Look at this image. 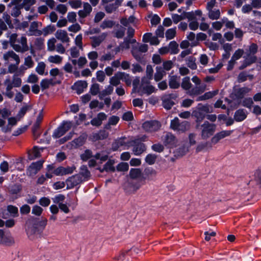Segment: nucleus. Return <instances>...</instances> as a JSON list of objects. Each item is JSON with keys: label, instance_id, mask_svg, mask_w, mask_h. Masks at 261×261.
<instances>
[{"label": "nucleus", "instance_id": "f257e3e1", "mask_svg": "<svg viewBox=\"0 0 261 261\" xmlns=\"http://www.w3.org/2000/svg\"><path fill=\"white\" fill-rule=\"evenodd\" d=\"M257 51V46L255 44H251L249 46V49L245 52V55L244 56L245 58L244 62L243 65L240 67V69H243L256 61V57L255 54Z\"/></svg>", "mask_w": 261, "mask_h": 261}, {"label": "nucleus", "instance_id": "f03ea898", "mask_svg": "<svg viewBox=\"0 0 261 261\" xmlns=\"http://www.w3.org/2000/svg\"><path fill=\"white\" fill-rule=\"evenodd\" d=\"M210 108L208 105L198 104L195 110L193 111L192 115L196 118L197 122L201 121L207 113H210Z\"/></svg>", "mask_w": 261, "mask_h": 261}, {"label": "nucleus", "instance_id": "7ed1b4c3", "mask_svg": "<svg viewBox=\"0 0 261 261\" xmlns=\"http://www.w3.org/2000/svg\"><path fill=\"white\" fill-rule=\"evenodd\" d=\"M201 136L203 139H206L212 136L216 129V125L215 124L210 123L205 121L200 127Z\"/></svg>", "mask_w": 261, "mask_h": 261}, {"label": "nucleus", "instance_id": "20e7f679", "mask_svg": "<svg viewBox=\"0 0 261 261\" xmlns=\"http://www.w3.org/2000/svg\"><path fill=\"white\" fill-rule=\"evenodd\" d=\"M170 127L178 133H183L188 130L190 128V124L188 122L184 121L179 123V119L175 117L171 120Z\"/></svg>", "mask_w": 261, "mask_h": 261}, {"label": "nucleus", "instance_id": "39448f33", "mask_svg": "<svg viewBox=\"0 0 261 261\" xmlns=\"http://www.w3.org/2000/svg\"><path fill=\"white\" fill-rule=\"evenodd\" d=\"M155 88L149 84V81L145 77L142 78L141 85L138 90L140 95H142L144 94H146L148 95L155 92Z\"/></svg>", "mask_w": 261, "mask_h": 261}, {"label": "nucleus", "instance_id": "423d86ee", "mask_svg": "<svg viewBox=\"0 0 261 261\" xmlns=\"http://www.w3.org/2000/svg\"><path fill=\"white\" fill-rule=\"evenodd\" d=\"M72 125L73 124L70 121H63L58 128L55 130L53 136L56 138L61 137L69 130L72 127Z\"/></svg>", "mask_w": 261, "mask_h": 261}, {"label": "nucleus", "instance_id": "0eeeda50", "mask_svg": "<svg viewBox=\"0 0 261 261\" xmlns=\"http://www.w3.org/2000/svg\"><path fill=\"white\" fill-rule=\"evenodd\" d=\"M192 81L193 83L197 85V86L191 90V91L189 92L190 95H198L203 93L205 90L206 86V85L202 84L200 85V80L197 76H193L192 79Z\"/></svg>", "mask_w": 261, "mask_h": 261}, {"label": "nucleus", "instance_id": "6e6552de", "mask_svg": "<svg viewBox=\"0 0 261 261\" xmlns=\"http://www.w3.org/2000/svg\"><path fill=\"white\" fill-rule=\"evenodd\" d=\"M22 84L21 79L19 77L13 76L11 81L10 77H7L4 81V84L6 90H12L13 87H19Z\"/></svg>", "mask_w": 261, "mask_h": 261}, {"label": "nucleus", "instance_id": "1a4fd4ad", "mask_svg": "<svg viewBox=\"0 0 261 261\" xmlns=\"http://www.w3.org/2000/svg\"><path fill=\"white\" fill-rule=\"evenodd\" d=\"M13 49L17 52L22 53L28 50L29 47L26 37L22 36L18 39L16 44L13 45Z\"/></svg>", "mask_w": 261, "mask_h": 261}, {"label": "nucleus", "instance_id": "9d476101", "mask_svg": "<svg viewBox=\"0 0 261 261\" xmlns=\"http://www.w3.org/2000/svg\"><path fill=\"white\" fill-rule=\"evenodd\" d=\"M87 139V135L83 133L81 135L77 138L74 139L70 142L67 146L69 148H75L83 145Z\"/></svg>", "mask_w": 261, "mask_h": 261}, {"label": "nucleus", "instance_id": "9b49d317", "mask_svg": "<svg viewBox=\"0 0 261 261\" xmlns=\"http://www.w3.org/2000/svg\"><path fill=\"white\" fill-rule=\"evenodd\" d=\"M142 127L146 132H153L160 129L161 124L158 121L151 120L145 122L143 124Z\"/></svg>", "mask_w": 261, "mask_h": 261}, {"label": "nucleus", "instance_id": "f8f14e48", "mask_svg": "<svg viewBox=\"0 0 261 261\" xmlns=\"http://www.w3.org/2000/svg\"><path fill=\"white\" fill-rule=\"evenodd\" d=\"M43 163V161L32 163L27 169V174L29 176L35 175L41 169Z\"/></svg>", "mask_w": 261, "mask_h": 261}, {"label": "nucleus", "instance_id": "ddd939ff", "mask_svg": "<svg viewBox=\"0 0 261 261\" xmlns=\"http://www.w3.org/2000/svg\"><path fill=\"white\" fill-rule=\"evenodd\" d=\"M75 169V167L74 166L67 167L60 166L54 170V173L56 176H63L71 174Z\"/></svg>", "mask_w": 261, "mask_h": 261}, {"label": "nucleus", "instance_id": "4468645a", "mask_svg": "<svg viewBox=\"0 0 261 261\" xmlns=\"http://www.w3.org/2000/svg\"><path fill=\"white\" fill-rule=\"evenodd\" d=\"M108 33H102L99 36H92L90 38L91 40V45L93 48L99 46L100 44L106 39Z\"/></svg>", "mask_w": 261, "mask_h": 261}, {"label": "nucleus", "instance_id": "2eb2a0df", "mask_svg": "<svg viewBox=\"0 0 261 261\" xmlns=\"http://www.w3.org/2000/svg\"><path fill=\"white\" fill-rule=\"evenodd\" d=\"M232 130H222L216 134L211 139V142L213 144H216L221 139L229 136Z\"/></svg>", "mask_w": 261, "mask_h": 261}, {"label": "nucleus", "instance_id": "dca6fc26", "mask_svg": "<svg viewBox=\"0 0 261 261\" xmlns=\"http://www.w3.org/2000/svg\"><path fill=\"white\" fill-rule=\"evenodd\" d=\"M162 140L165 145L169 147H172L175 145L177 143V140L175 137L171 133H167L166 135L162 137Z\"/></svg>", "mask_w": 261, "mask_h": 261}, {"label": "nucleus", "instance_id": "f3484780", "mask_svg": "<svg viewBox=\"0 0 261 261\" xmlns=\"http://www.w3.org/2000/svg\"><path fill=\"white\" fill-rule=\"evenodd\" d=\"M128 141L126 138H122L116 140L112 145V149L113 151L118 150L120 147H123L125 149L126 147H128Z\"/></svg>", "mask_w": 261, "mask_h": 261}, {"label": "nucleus", "instance_id": "a211bd4d", "mask_svg": "<svg viewBox=\"0 0 261 261\" xmlns=\"http://www.w3.org/2000/svg\"><path fill=\"white\" fill-rule=\"evenodd\" d=\"M3 59L7 63L12 60L15 61L17 64H19L20 63V59L18 55L13 51H9L5 53L3 55Z\"/></svg>", "mask_w": 261, "mask_h": 261}, {"label": "nucleus", "instance_id": "6ab92c4d", "mask_svg": "<svg viewBox=\"0 0 261 261\" xmlns=\"http://www.w3.org/2000/svg\"><path fill=\"white\" fill-rule=\"evenodd\" d=\"M82 180L80 175L76 174L69 177L67 180V185L70 188H72L74 186L79 185L82 182Z\"/></svg>", "mask_w": 261, "mask_h": 261}, {"label": "nucleus", "instance_id": "aec40b11", "mask_svg": "<svg viewBox=\"0 0 261 261\" xmlns=\"http://www.w3.org/2000/svg\"><path fill=\"white\" fill-rule=\"evenodd\" d=\"M107 115L103 112L98 113L97 116L91 121V124L93 126H99L103 120L107 119Z\"/></svg>", "mask_w": 261, "mask_h": 261}, {"label": "nucleus", "instance_id": "412c9836", "mask_svg": "<svg viewBox=\"0 0 261 261\" xmlns=\"http://www.w3.org/2000/svg\"><path fill=\"white\" fill-rule=\"evenodd\" d=\"M55 37L63 43H68L70 42V38L66 31L62 30H57L55 33Z\"/></svg>", "mask_w": 261, "mask_h": 261}, {"label": "nucleus", "instance_id": "4be33fe9", "mask_svg": "<svg viewBox=\"0 0 261 261\" xmlns=\"http://www.w3.org/2000/svg\"><path fill=\"white\" fill-rule=\"evenodd\" d=\"M38 24L36 21H33L31 23L28 35L29 36H40L42 34V32L41 30H38Z\"/></svg>", "mask_w": 261, "mask_h": 261}, {"label": "nucleus", "instance_id": "5701e85b", "mask_svg": "<svg viewBox=\"0 0 261 261\" xmlns=\"http://www.w3.org/2000/svg\"><path fill=\"white\" fill-rule=\"evenodd\" d=\"M129 176L130 178L133 179H139L140 181L143 180L142 177L143 176L142 175V171L140 169L138 168H132L130 170Z\"/></svg>", "mask_w": 261, "mask_h": 261}, {"label": "nucleus", "instance_id": "b1692460", "mask_svg": "<svg viewBox=\"0 0 261 261\" xmlns=\"http://www.w3.org/2000/svg\"><path fill=\"white\" fill-rule=\"evenodd\" d=\"M251 90V88L247 87L240 88L235 90V95L239 98H242L248 94Z\"/></svg>", "mask_w": 261, "mask_h": 261}, {"label": "nucleus", "instance_id": "393cba45", "mask_svg": "<svg viewBox=\"0 0 261 261\" xmlns=\"http://www.w3.org/2000/svg\"><path fill=\"white\" fill-rule=\"evenodd\" d=\"M144 174L145 176L142 177L143 181L146 179L148 180H152L156 176L157 172L152 168H147L144 170Z\"/></svg>", "mask_w": 261, "mask_h": 261}, {"label": "nucleus", "instance_id": "a878e982", "mask_svg": "<svg viewBox=\"0 0 261 261\" xmlns=\"http://www.w3.org/2000/svg\"><path fill=\"white\" fill-rule=\"evenodd\" d=\"M122 0H116L114 3L107 5L105 6V10L108 13H111L115 11L121 5Z\"/></svg>", "mask_w": 261, "mask_h": 261}, {"label": "nucleus", "instance_id": "bb28decb", "mask_svg": "<svg viewBox=\"0 0 261 261\" xmlns=\"http://www.w3.org/2000/svg\"><path fill=\"white\" fill-rule=\"evenodd\" d=\"M207 11L208 17L211 20H217L219 19L221 16V12L218 8L211 9Z\"/></svg>", "mask_w": 261, "mask_h": 261}, {"label": "nucleus", "instance_id": "cd10ccee", "mask_svg": "<svg viewBox=\"0 0 261 261\" xmlns=\"http://www.w3.org/2000/svg\"><path fill=\"white\" fill-rule=\"evenodd\" d=\"M87 87L86 82L79 81L76 82L73 85V88L75 90L77 93L81 94L84 91V90Z\"/></svg>", "mask_w": 261, "mask_h": 261}, {"label": "nucleus", "instance_id": "c85d7f7f", "mask_svg": "<svg viewBox=\"0 0 261 261\" xmlns=\"http://www.w3.org/2000/svg\"><path fill=\"white\" fill-rule=\"evenodd\" d=\"M212 142H205L199 144L196 149L197 152L206 151L212 148Z\"/></svg>", "mask_w": 261, "mask_h": 261}, {"label": "nucleus", "instance_id": "c756f323", "mask_svg": "<svg viewBox=\"0 0 261 261\" xmlns=\"http://www.w3.org/2000/svg\"><path fill=\"white\" fill-rule=\"evenodd\" d=\"M146 150V147L144 144L142 143H137L135 142V145L133 148V152L136 155H140Z\"/></svg>", "mask_w": 261, "mask_h": 261}, {"label": "nucleus", "instance_id": "7c9ffc66", "mask_svg": "<svg viewBox=\"0 0 261 261\" xmlns=\"http://www.w3.org/2000/svg\"><path fill=\"white\" fill-rule=\"evenodd\" d=\"M166 74V71L161 66H157L155 68V73L154 74V79L156 82L161 80L163 77Z\"/></svg>", "mask_w": 261, "mask_h": 261}, {"label": "nucleus", "instance_id": "2f4dec72", "mask_svg": "<svg viewBox=\"0 0 261 261\" xmlns=\"http://www.w3.org/2000/svg\"><path fill=\"white\" fill-rule=\"evenodd\" d=\"M42 148H39L37 147H34L32 150L29 152V158L30 160H32L40 156L41 151H42Z\"/></svg>", "mask_w": 261, "mask_h": 261}, {"label": "nucleus", "instance_id": "473e14b6", "mask_svg": "<svg viewBox=\"0 0 261 261\" xmlns=\"http://www.w3.org/2000/svg\"><path fill=\"white\" fill-rule=\"evenodd\" d=\"M247 117V112L245 110L240 109L237 111L234 114V119L237 121H242Z\"/></svg>", "mask_w": 261, "mask_h": 261}, {"label": "nucleus", "instance_id": "72a5a7b5", "mask_svg": "<svg viewBox=\"0 0 261 261\" xmlns=\"http://www.w3.org/2000/svg\"><path fill=\"white\" fill-rule=\"evenodd\" d=\"M47 61L50 63L59 65L63 61V57L57 55H51L48 57Z\"/></svg>", "mask_w": 261, "mask_h": 261}, {"label": "nucleus", "instance_id": "f704fd0d", "mask_svg": "<svg viewBox=\"0 0 261 261\" xmlns=\"http://www.w3.org/2000/svg\"><path fill=\"white\" fill-rule=\"evenodd\" d=\"M169 86L172 89H177L179 87V79L176 76H171L169 79Z\"/></svg>", "mask_w": 261, "mask_h": 261}, {"label": "nucleus", "instance_id": "c9c22d12", "mask_svg": "<svg viewBox=\"0 0 261 261\" xmlns=\"http://www.w3.org/2000/svg\"><path fill=\"white\" fill-rule=\"evenodd\" d=\"M1 243L5 245L10 246L14 244L15 241L10 234H7Z\"/></svg>", "mask_w": 261, "mask_h": 261}, {"label": "nucleus", "instance_id": "e433bc0d", "mask_svg": "<svg viewBox=\"0 0 261 261\" xmlns=\"http://www.w3.org/2000/svg\"><path fill=\"white\" fill-rule=\"evenodd\" d=\"M218 91L215 90L213 91H210L206 92L203 95L199 96L197 100L198 101L204 100L212 98L215 95L217 94Z\"/></svg>", "mask_w": 261, "mask_h": 261}, {"label": "nucleus", "instance_id": "4c0bfd02", "mask_svg": "<svg viewBox=\"0 0 261 261\" xmlns=\"http://www.w3.org/2000/svg\"><path fill=\"white\" fill-rule=\"evenodd\" d=\"M186 64L187 66L191 69L194 70L197 68V65L196 63V58L194 57H189L186 59Z\"/></svg>", "mask_w": 261, "mask_h": 261}, {"label": "nucleus", "instance_id": "58836bf2", "mask_svg": "<svg viewBox=\"0 0 261 261\" xmlns=\"http://www.w3.org/2000/svg\"><path fill=\"white\" fill-rule=\"evenodd\" d=\"M120 75L119 72H117L115 75L110 78V83L111 86H117L120 83Z\"/></svg>", "mask_w": 261, "mask_h": 261}, {"label": "nucleus", "instance_id": "ea45409f", "mask_svg": "<svg viewBox=\"0 0 261 261\" xmlns=\"http://www.w3.org/2000/svg\"><path fill=\"white\" fill-rule=\"evenodd\" d=\"M148 17L150 18V23L152 26L157 25L161 21V18L157 14L150 13L148 15Z\"/></svg>", "mask_w": 261, "mask_h": 261}, {"label": "nucleus", "instance_id": "a19ab883", "mask_svg": "<svg viewBox=\"0 0 261 261\" xmlns=\"http://www.w3.org/2000/svg\"><path fill=\"white\" fill-rule=\"evenodd\" d=\"M168 47L171 54H176L178 53V45L175 41L170 42Z\"/></svg>", "mask_w": 261, "mask_h": 261}, {"label": "nucleus", "instance_id": "79ce46f5", "mask_svg": "<svg viewBox=\"0 0 261 261\" xmlns=\"http://www.w3.org/2000/svg\"><path fill=\"white\" fill-rule=\"evenodd\" d=\"M121 80L124 81L128 86L132 84V78L128 74L125 72H119Z\"/></svg>", "mask_w": 261, "mask_h": 261}, {"label": "nucleus", "instance_id": "37998d69", "mask_svg": "<svg viewBox=\"0 0 261 261\" xmlns=\"http://www.w3.org/2000/svg\"><path fill=\"white\" fill-rule=\"evenodd\" d=\"M242 105L248 109H251L253 104V101L251 97H246L241 101Z\"/></svg>", "mask_w": 261, "mask_h": 261}, {"label": "nucleus", "instance_id": "c03bdc74", "mask_svg": "<svg viewBox=\"0 0 261 261\" xmlns=\"http://www.w3.org/2000/svg\"><path fill=\"white\" fill-rule=\"evenodd\" d=\"M56 39L52 38L49 39L47 42V50L49 51H54L56 49Z\"/></svg>", "mask_w": 261, "mask_h": 261}, {"label": "nucleus", "instance_id": "a18cd8bd", "mask_svg": "<svg viewBox=\"0 0 261 261\" xmlns=\"http://www.w3.org/2000/svg\"><path fill=\"white\" fill-rule=\"evenodd\" d=\"M46 65L43 62H40L38 63L35 70L40 75H43L44 73Z\"/></svg>", "mask_w": 261, "mask_h": 261}, {"label": "nucleus", "instance_id": "49530a36", "mask_svg": "<svg viewBox=\"0 0 261 261\" xmlns=\"http://www.w3.org/2000/svg\"><path fill=\"white\" fill-rule=\"evenodd\" d=\"M115 24L113 21L111 20H105L100 24V28L103 29L112 28Z\"/></svg>", "mask_w": 261, "mask_h": 261}, {"label": "nucleus", "instance_id": "de8ad7c7", "mask_svg": "<svg viewBox=\"0 0 261 261\" xmlns=\"http://www.w3.org/2000/svg\"><path fill=\"white\" fill-rule=\"evenodd\" d=\"M83 36L81 34L77 35L74 39V43L79 47V48L83 50Z\"/></svg>", "mask_w": 261, "mask_h": 261}, {"label": "nucleus", "instance_id": "09e8293b", "mask_svg": "<svg viewBox=\"0 0 261 261\" xmlns=\"http://www.w3.org/2000/svg\"><path fill=\"white\" fill-rule=\"evenodd\" d=\"M7 37L9 38V42H10V45L13 48V45L16 44V43L17 42V40H18V39H17V34L16 33H13V34L8 33Z\"/></svg>", "mask_w": 261, "mask_h": 261}, {"label": "nucleus", "instance_id": "8fccbe9b", "mask_svg": "<svg viewBox=\"0 0 261 261\" xmlns=\"http://www.w3.org/2000/svg\"><path fill=\"white\" fill-rule=\"evenodd\" d=\"M181 87L185 90H189L191 87L190 77H185L182 79Z\"/></svg>", "mask_w": 261, "mask_h": 261}, {"label": "nucleus", "instance_id": "3c124183", "mask_svg": "<svg viewBox=\"0 0 261 261\" xmlns=\"http://www.w3.org/2000/svg\"><path fill=\"white\" fill-rule=\"evenodd\" d=\"M176 28H171L167 30L165 35L167 39L170 40L173 39L176 35Z\"/></svg>", "mask_w": 261, "mask_h": 261}, {"label": "nucleus", "instance_id": "603ef678", "mask_svg": "<svg viewBox=\"0 0 261 261\" xmlns=\"http://www.w3.org/2000/svg\"><path fill=\"white\" fill-rule=\"evenodd\" d=\"M7 211L13 217H17L18 215V208L13 205H8L7 206Z\"/></svg>", "mask_w": 261, "mask_h": 261}, {"label": "nucleus", "instance_id": "864d4df0", "mask_svg": "<svg viewBox=\"0 0 261 261\" xmlns=\"http://www.w3.org/2000/svg\"><path fill=\"white\" fill-rule=\"evenodd\" d=\"M34 65V62L31 56H29L24 58V64L23 65H24L28 69L33 67Z\"/></svg>", "mask_w": 261, "mask_h": 261}, {"label": "nucleus", "instance_id": "5fc2aeb1", "mask_svg": "<svg viewBox=\"0 0 261 261\" xmlns=\"http://www.w3.org/2000/svg\"><path fill=\"white\" fill-rule=\"evenodd\" d=\"M27 69V67H26L24 65H20L19 68L17 67V71L13 76L19 77L23 76Z\"/></svg>", "mask_w": 261, "mask_h": 261}, {"label": "nucleus", "instance_id": "6e6d98bb", "mask_svg": "<svg viewBox=\"0 0 261 261\" xmlns=\"http://www.w3.org/2000/svg\"><path fill=\"white\" fill-rule=\"evenodd\" d=\"M68 3L72 8L75 9L81 8L82 5V2L81 0H70Z\"/></svg>", "mask_w": 261, "mask_h": 261}, {"label": "nucleus", "instance_id": "4d7b16f0", "mask_svg": "<svg viewBox=\"0 0 261 261\" xmlns=\"http://www.w3.org/2000/svg\"><path fill=\"white\" fill-rule=\"evenodd\" d=\"M43 211V210L41 206L35 205L32 208V213L35 216H40L41 215Z\"/></svg>", "mask_w": 261, "mask_h": 261}, {"label": "nucleus", "instance_id": "13d9d810", "mask_svg": "<svg viewBox=\"0 0 261 261\" xmlns=\"http://www.w3.org/2000/svg\"><path fill=\"white\" fill-rule=\"evenodd\" d=\"M109 153V152L105 153L102 151L101 153H96L95 155L94 158L97 160H100L101 161L103 162L108 159Z\"/></svg>", "mask_w": 261, "mask_h": 261}, {"label": "nucleus", "instance_id": "bf43d9fd", "mask_svg": "<svg viewBox=\"0 0 261 261\" xmlns=\"http://www.w3.org/2000/svg\"><path fill=\"white\" fill-rule=\"evenodd\" d=\"M65 199V197L64 195L62 194H58L53 198L52 200L55 203L60 205V204L62 203Z\"/></svg>", "mask_w": 261, "mask_h": 261}, {"label": "nucleus", "instance_id": "052dcab7", "mask_svg": "<svg viewBox=\"0 0 261 261\" xmlns=\"http://www.w3.org/2000/svg\"><path fill=\"white\" fill-rule=\"evenodd\" d=\"M132 53L133 57L138 61H140L143 58L142 53L139 52L136 48L133 47L132 50Z\"/></svg>", "mask_w": 261, "mask_h": 261}, {"label": "nucleus", "instance_id": "680f3d73", "mask_svg": "<svg viewBox=\"0 0 261 261\" xmlns=\"http://www.w3.org/2000/svg\"><path fill=\"white\" fill-rule=\"evenodd\" d=\"M36 3V0H23L22 6L24 8L28 11L30 7Z\"/></svg>", "mask_w": 261, "mask_h": 261}, {"label": "nucleus", "instance_id": "e2e57ef3", "mask_svg": "<svg viewBox=\"0 0 261 261\" xmlns=\"http://www.w3.org/2000/svg\"><path fill=\"white\" fill-rule=\"evenodd\" d=\"M156 159V156L154 154H149L145 158V162L149 165L154 164Z\"/></svg>", "mask_w": 261, "mask_h": 261}, {"label": "nucleus", "instance_id": "0e129e2a", "mask_svg": "<svg viewBox=\"0 0 261 261\" xmlns=\"http://www.w3.org/2000/svg\"><path fill=\"white\" fill-rule=\"evenodd\" d=\"M39 203L42 206L47 207L50 204V200L48 197H43L39 199Z\"/></svg>", "mask_w": 261, "mask_h": 261}, {"label": "nucleus", "instance_id": "69168bd1", "mask_svg": "<svg viewBox=\"0 0 261 261\" xmlns=\"http://www.w3.org/2000/svg\"><path fill=\"white\" fill-rule=\"evenodd\" d=\"M92 156V152L90 150L87 149L81 155V158L83 161H86Z\"/></svg>", "mask_w": 261, "mask_h": 261}, {"label": "nucleus", "instance_id": "338daca9", "mask_svg": "<svg viewBox=\"0 0 261 261\" xmlns=\"http://www.w3.org/2000/svg\"><path fill=\"white\" fill-rule=\"evenodd\" d=\"M223 25V18L220 21H216L212 23V28L216 31H219Z\"/></svg>", "mask_w": 261, "mask_h": 261}, {"label": "nucleus", "instance_id": "774afa93", "mask_svg": "<svg viewBox=\"0 0 261 261\" xmlns=\"http://www.w3.org/2000/svg\"><path fill=\"white\" fill-rule=\"evenodd\" d=\"M20 7L19 6H14L11 11V15L14 17H17L20 14Z\"/></svg>", "mask_w": 261, "mask_h": 261}]
</instances>
